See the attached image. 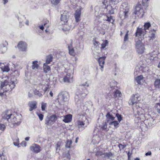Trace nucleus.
Instances as JSON below:
<instances>
[{"instance_id":"obj_1","label":"nucleus","mask_w":160,"mask_h":160,"mask_svg":"<svg viewBox=\"0 0 160 160\" xmlns=\"http://www.w3.org/2000/svg\"><path fill=\"white\" fill-rule=\"evenodd\" d=\"M0 91V100H3L6 102L7 100V97L5 92L11 91L13 89L17 83L16 78L9 79L7 76L3 77L1 78Z\"/></svg>"},{"instance_id":"obj_38","label":"nucleus","mask_w":160,"mask_h":160,"mask_svg":"<svg viewBox=\"0 0 160 160\" xmlns=\"http://www.w3.org/2000/svg\"><path fill=\"white\" fill-rule=\"evenodd\" d=\"M105 17L104 18V19L105 20L109 22L112 23L114 22V20L112 18V17L110 16L109 17L108 16H105Z\"/></svg>"},{"instance_id":"obj_36","label":"nucleus","mask_w":160,"mask_h":160,"mask_svg":"<svg viewBox=\"0 0 160 160\" xmlns=\"http://www.w3.org/2000/svg\"><path fill=\"white\" fill-rule=\"evenodd\" d=\"M35 95L39 97H42L43 95L42 94V91H39V90H38V89H36L33 91Z\"/></svg>"},{"instance_id":"obj_60","label":"nucleus","mask_w":160,"mask_h":160,"mask_svg":"<svg viewBox=\"0 0 160 160\" xmlns=\"http://www.w3.org/2000/svg\"><path fill=\"white\" fill-rule=\"evenodd\" d=\"M20 144H21V145L23 147H25L26 146L27 143H26V142L25 141H23Z\"/></svg>"},{"instance_id":"obj_10","label":"nucleus","mask_w":160,"mask_h":160,"mask_svg":"<svg viewBox=\"0 0 160 160\" xmlns=\"http://www.w3.org/2000/svg\"><path fill=\"white\" fill-rule=\"evenodd\" d=\"M143 9L140 4H138L136 7L134 13L136 17H138L140 18H142L144 13Z\"/></svg>"},{"instance_id":"obj_8","label":"nucleus","mask_w":160,"mask_h":160,"mask_svg":"<svg viewBox=\"0 0 160 160\" xmlns=\"http://www.w3.org/2000/svg\"><path fill=\"white\" fill-rule=\"evenodd\" d=\"M59 80L62 83L72 82L73 81V76L72 74L68 73L66 74H60L58 76Z\"/></svg>"},{"instance_id":"obj_64","label":"nucleus","mask_w":160,"mask_h":160,"mask_svg":"<svg viewBox=\"0 0 160 160\" xmlns=\"http://www.w3.org/2000/svg\"><path fill=\"white\" fill-rule=\"evenodd\" d=\"M152 154L151 152V151H149L148 152H147L145 154V155L146 156H148V155H151Z\"/></svg>"},{"instance_id":"obj_46","label":"nucleus","mask_w":160,"mask_h":160,"mask_svg":"<svg viewBox=\"0 0 160 160\" xmlns=\"http://www.w3.org/2000/svg\"><path fill=\"white\" fill-rule=\"evenodd\" d=\"M155 109L158 113H160V104L157 103L155 105Z\"/></svg>"},{"instance_id":"obj_45","label":"nucleus","mask_w":160,"mask_h":160,"mask_svg":"<svg viewBox=\"0 0 160 160\" xmlns=\"http://www.w3.org/2000/svg\"><path fill=\"white\" fill-rule=\"evenodd\" d=\"M50 120L53 123L57 119V117L56 115H53L50 116Z\"/></svg>"},{"instance_id":"obj_5","label":"nucleus","mask_w":160,"mask_h":160,"mask_svg":"<svg viewBox=\"0 0 160 160\" xmlns=\"http://www.w3.org/2000/svg\"><path fill=\"white\" fill-rule=\"evenodd\" d=\"M77 124L79 128H81L84 129L88 124V121L86 118V114L82 112L78 114V118Z\"/></svg>"},{"instance_id":"obj_16","label":"nucleus","mask_w":160,"mask_h":160,"mask_svg":"<svg viewBox=\"0 0 160 160\" xmlns=\"http://www.w3.org/2000/svg\"><path fill=\"white\" fill-rule=\"evenodd\" d=\"M157 26L155 25L153 28L151 29L150 31H149V37L150 40H152V41L156 37L155 34L156 33V31L157 30Z\"/></svg>"},{"instance_id":"obj_2","label":"nucleus","mask_w":160,"mask_h":160,"mask_svg":"<svg viewBox=\"0 0 160 160\" xmlns=\"http://www.w3.org/2000/svg\"><path fill=\"white\" fill-rule=\"evenodd\" d=\"M140 99L139 94L137 93L132 96L128 102L130 105H133L132 108L133 110H135V112H136L137 113H135V121L137 123L139 122H143L145 119L144 110H142L139 107L138 108L137 107L138 102L140 100Z\"/></svg>"},{"instance_id":"obj_59","label":"nucleus","mask_w":160,"mask_h":160,"mask_svg":"<svg viewBox=\"0 0 160 160\" xmlns=\"http://www.w3.org/2000/svg\"><path fill=\"white\" fill-rule=\"evenodd\" d=\"M61 142H58L56 144V149L57 150V149L58 148L59 149V147L61 145Z\"/></svg>"},{"instance_id":"obj_44","label":"nucleus","mask_w":160,"mask_h":160,"mask_svg":"<svg viewBox=\"0 0 160 160\" xmlns=\"http://www.w3.org/2000/svg\"><path fill=\"white\" fill-rule=\"evenodd\" d=\"M13 140L14 141L13 144L14 145L17 146L18 147H19V138L17 137L16 140H15L14 139H13Z\"/></svg>"},{"instance_id":"obj_6","label":"nucleus","mask_w":160,"mask_h":160,"mask_svg":"<svg viewBox=\"0 0 160 160\" xmlns=\"http://www.w3.org/2000/svg\"><path fill=\"white\" fill-rule=\"evenodd\" d=\"M70 41V45H68V47L69 52L71 55L74 56L75 55L76 52L78 53L79 52L80 48V43L78 40L74 39V42H75V43H74V46L75 48V51L72 47L73 41L71 39Z\"/></svg>"},{"instance_id":"obj_33","label":"nucleus","mask_w":160,"mask_h":160,"mask_svg":"<svg viewBox=\"0 0 160 160\" xmlns=\"http://www.w3.org/2000/svg\"><path fill=\"white\" fill-rule=\"evenodd\" d=\"M146 123H147L149 127H151L154 125L155 122L154 119L152 118H150L149 120H147L146 122Z\"/></svg>"},{"instance_id":"obj_56","label":"nucleus","mask_w":160,"mask_h":160,"mask_svg":"<svg viewBox=\"0 0 160 160\" xmlns=\"http://www.w3.org/2000/svg\"><path fill=\"white\" fill-rule=\"evenodd\" d=\"M118 146L120 149H123L126 147V145L125 144L122 145V144H119Z\"/></svg>"},{"instance_id":"obj_30","label":"nucleus","mask_w":160,"mask_h":160,"mask_svg":"<svg viewBox=\"0 0 160 160\" xmlns=\"http://www.w3.org/2000/svg\"><path fill=\"white\" fill-rule=\"evenodd\" d=\"M72 116L71 114H68L64 117L63 121L66 123L70 122L72 119Z\"/></svg>"},{"instance_id":"obj_43","label":"nucleus","mask_w":160,"mask_h":160,"mask_svg":"<svg viewBox=\"0 0 160 160\" xmlns=\"http://www.w3.org/2000/svg\"><path fill=\"white\" fill-rule=\"evenodd\" d=\"M87 0H70V2L72 3L76 4L77 3V2H80L84 4Z\"/></svg>"},{"instance_id":"obj_35","label":"nucleus","mask_w":160,"mask_h":160,"mask_svg":"<svg viewBox=\"0 0 160 160\" xmlns=\"http://www.w3.org/2000/svg\"><path fill=\"white\" fill-rule=\"evenodd\" d=\"M108 123L111 126H114L115 128H117L118 127L119 123L117 121H113L108 122Z\"/></svg>"},{"instance_id":"obj_54","label":"nucleus","mask_w":160,"mask_h":160,"mask_svg":"<svg viewBox=\"0 0 160 160\" xmlns=\"http://www.w3.org/2000/svg\"><path fill=\"white\" fill-rule=\"evenodd\" d=\"M47 104L46 103L42 102V111H44L45 110V108L46 107Z\"/></svg>"},{"instance_id":"obj_7","label":"nucleus","mask_w":160,"mask_h":160,"mask_svg":"<svg viewBox=\"0 0 160 160\" xmlns=\"http://www.w3.org/2000/svg\"><path fill=\"white\" fill-rule=\"evenodd\" d=\"M103 7L105 8V10H106L107 13L112 14L114 13V10L112 9V5L116 3V1L115 0H104L103 2Z\"/></svg>"},{"instance_id":"obj_12","label":"nucleus","mask_w":160,"mask_h":160,"mask_svg":"<svg viewBox=\"0 0 160 160\" xmlns=\"http://www.w3.org/2000/svg\"><path fill=\"white\" fill-rule=\"evenodd\" d=\"M145 30L143 29V28L138 27L135 33V36L139 38L141 41L144 38V36L146 33Z\"/></svg>"},{"instance_id":"obj_3","label":"nucleus","mask_w":160,"mask_h":160,"mask_svg":"<svg viewBox=\"0 0 160 160\" xmlns=\"http://www.w3.org/2000/svg\"><path fill=\"white\" fill-rule=\"evenodd\" d=\"M88 86L89 83L87 81L79 86L75 96V102L77 107H80L83 104V100L87 95L86 88Z\"/></svg>"},{"instance_id":"obj_26","label":"nucleus","mask_w":160,"mask_h":160,"mask_svg":"<svg viewBox=\"0 0 160 160\" xmlns=\"http://www.w3.org/2000/svg\"><path fill=\"white\" fill-rule=\"evenodd\" d=\"M17 17L19 22V26L22 27V25L21 24L22 23V22L26 20V18L24 15H22L20 13L17 15Z\"/></svg>"},{"instance_id":"obj_13","label":"nucleus","mask_w":160,"mask_h":160,"mask_svg":"<svg viewBox=\"0 0 160 160\" xmlns=\"http://www.w3.org/2000/svg\"><path fill=\"white\" fill-rule=\"evenodd\" d=\"M68 95L67 93L59 94L57 100L60 104H63L64 102L68 100Z\"/></svg>"},{"instance_id":"obj_53","label":"nucleus","mask_w":160,"mask_h":160,"mask_svg":"<svg viewBox=\"0 0 160 160\" xmlns=\"http://www.w3.org/2000/svg\"><path fill=\"white\" fill-rule=\"evenodd\" d=\"M6 128L5 125L3 124L0 123V130L3 131Z\"/></svg>"},{"instance_id":"obj_4","label":"nucleus","mask_w":160,"mask_h":160,"mask_svg":"<svg viewBox=\"0 0 160 160\" xmlns=\"http://www.w3.org/2000/svg\"><path fill=\"white\" fill-rule=\"evenodd\" d=\"M2 115L3 119H6L9 122L12 123L13 126H18L21 123V119L20 116L16 114H12L9 110L6 111Z\"/></svg>"},{"instance_id":"obj_14","label":"nucleus","mask_w":160,"mask_h":160,"mask_svg":"<svg viewBox=\"0 0 160 160\" xmlns=\"http://www.w3.org/2000/svg\"><path fill=\"white\" fill-rule=\"evenodd\" d=\"M113 154L111 152H105L104 151L99 150L96 152V155L101 156L102 158H109L112 157Z\"/></svg>"},{"instance_id":"obj_57","label":"nucleus","mask_w":160,"mask_h":160,"mask_svg":"<svg viewBox=\"0 0 160 160\" xmlns=\"http://www.w3.org/2000/svg\"><path fill=\"white\" fill-rule=\"evenodd\" d=\"M13 74L15 77H18L19 75V72L18 71L15 70L13 72Z\"/></svg>"},{"instance_id":"obj_31","label":"nucleus","mask_w":160,"mask_h":160,"mask_svg":"<svg viewBox=\"0 0 160 160\" xmlns=\"http://www.w3.org/2000/svg\"><path fill=\"white\" fill-rule=\"evenodd\" d=\"M106 117L108 119L112 121L115 118V114H112V112H109L107 113L106 115Z\"/></svg>"},{"instance_id":"obj_27","label":"nucleus","mask_w":160,"mask_h":160,"mask_svg":"<svg viewBox=\"0 0 160 160\" xmlns=\"http://www.w3.org/2000/svg\"><path fill=\"white\" fill-rule=\"evenodd\" d=\"M7 43H3L0 45V53H5L7 50Z\"/></svg>"},{"instance_id":"obj_51","label":"nucleus","mask_w":160,"mask_h":160,"mask_svg":"<svg viewBox=\"0 0 160 160\" xmlns=\"http://www.w3.org/2000/svg\"><path fill=\"white\" fill-rule=\"evenodd\" d=\"M94 57L96 59H98L100 56V54L97 52H93Z\"/></svg>"},{"instance_id":"obj_18","label":"nucleus","mask_w":160,"mask_h":160,"mask_svg":"<svg viewBox=\"0 0 160 160\" xmlns=\"http://www.w3.org/2000/svg\"><path fill=\"white\" fill-rule=\"evenodd\" d=\"M117 84V82L114 80L111 79L109 81L108 86L111 89H116L118 88Z\"/></svg>"},{"instance_id":"obj_63","label":"nucleus","mask_w":160,"mask_h":160,"mask_svg":"<svg viewBox=\"0 0 160 160\" xmlns=\"http://www.w3.org/2000/svg\"><path fill=\"white\" fill-rule=\"evenodd\" d=\"M80 26L81 28H83L84 27V23L83 22H81Z\"/></svg>"},{"instance_id":"obj_24","label":"nucleus","mask_w":160,"mask_h":160,"mask_svg":"<svg viewBox=\"0 0 160 160\" xmlns=\"http://www.w3.org/2000/svg\"><path fill=\"white\" fill-rule=\"evenodd\" d=\"M135 81L138 84L141 85L143 83L144 80L142 75H139L136 77L135 78Z\"/></svg>"},{"instance_id":"obj_41","label":"nucleus","mask_w":160,"mask_h":160,"mask_svg":"<svg viewBox=\"0 0 160 160\" xmlns=\"http://www.w3.org/2000/svg\"><path fill=\"white\" fill-rule=\"evenodd\" d=\"M154 86L156 88H160V79H157L154 82Z\"/></svg>"},{"instance_id":"obj_58","label":"nucleus","mask_w":160,"mask_h":160,"mask_svg":"<svg viewBox=\"0 0 160 160\" xmlns=\"http://www.w3.org/2000/svg\"><path fill=\"white\" fill-rule=\"evenodd\" d=\"M38 117L40 121H42L43 118V115L41 113H39L38 114Z\"/></svg>"},{"instance_id":"obj_19","label":"nucleus","mask_w":160,"mask_h":160,"mask_svg":"<svg viewBox=\"0 0 160 160\" xmlns=\"http://www.w3.org/2000/svg\"><path fill=\"white\" fill-rule=\"evenodd\" d=\"M106 58V56L100 57L98 59V62L101 68L100 69L102 72L103 71V65L105 63V60Z\"/></svg>"},{"instance_id":"obj_28","label":"nucleus","mask_w":160,"mask_h":160,"mask_svg":"<svg viewBox=\"0 0 160 160\" xmlns=\"http://www.w3.org/2000/svg\"><path fill=\"white\" fill-rule=\"evenodd\" d=\"M0 70L3 72H8L9 70V69L8 66L5 65L4 63H1L0 64Z\"/></svg>"},{"instance_id":"obj_48","label":"nucleus","mask_w":160,"mask_h":160,"mask_svg":"<svg viewBox=\"0 0 160 160\" xmlns=\"http://www.w3.org/2000/svg\"><path fill=\"white\" fill-rule=\"evenodd\" d=\"M45 122V123L48 125H50L53 123L52 121L50 120V117L46 119Z\"/></svg>"},{"instance_id":"obj_37","label":"nucleus","mask_w":160,"mask_h":160,"mask_svg":"<svg viewBox=\"0 0 160 160\" xmlns=\"http://www.w3.org/2000/svg\"><path fill=\"white\" fill-rule=\"evenodd\" d=\"M43 70L44 72L47 73L50 70V67L47 65L46 63H44L43 65Z\"/></svg>"},{"instance_id":"obj_21","label":"nucleus","mask_w":160,"mask_h":160,"mask_svg":"<svg viewBox=\"0 0 160 160\" xmlns=\"http://www.w3.org/2000/svg\"><path fill=\"white\" fill-rule=\"evenodd\" d=\"M156 25L153 24L151 25L149 22H145L144 25V28H143V29L145 30V32H148L147 30H149V29L150 28L151 30L153 28V27H154Z\"/></svg>"},{"instance_id":"obj_22","label":"nucleus","mask_w":160,"mask_h":160,"mask_svg":"<svg viewBox=\"0 0 160 160\" xmlns=\"http://www.w3.org/2000/svg\"><path fill=\"white\" fill-rule=\"evenodd\" d=\"M69 17V13H68L67 12L65 11L63 14H61V19L62 21H63L64 23H65L68 21Z\"/></svg>"},{"instance_id":"obj_25","label":"nucleus","mask_w":160,"mask_h":160,"mask_svg":"<svg viewBox=\"0 0 160 160\" xmlns=\"http://www.w3.org/2000/svg\"><path fill=\"white\" fill-rule=\"evenodd\" d=\"M30 149L32 151H33L34 152L38 153L40 152V147L37 144H33L30 147Z\"/></svg>"},{"instance_id":"obj_11","label":"nucleus","mask_w":160,"mask_h":160,"mask_svg":"<svg viewBox=\"0 0 160 160\" xmlns=\"http://www.w3.org/2000/svg\"><path fill=\"white\" fill-rule=\"evenodd\" d=\"M135 48L138 53L141 54L144 52L145 50L144 45L140 40L136 42Z\"/></svg>"},{"instance_id":"obj_40","label":"nucleus","mask_w":160,"mask_h":160,"mask_svg":"<svg viewBox=\"0 0 160 160\" xmlns=\"http://www.w3.org/2000/svg\"><path fill=\"white\" fill-rule=\"evenodd\" d=\"M116 90L115 92H114V97L116 98H118L120 97L122 95V94L121 92H120L117 89H116Z\"/></svg>"},{"instance_id":"obj_39","label":"nucleus","mask_w":160,"mask_h":160,"mask_svg":"<svg viewBox=\"0 0 160 160\" xmlns=\"http://www.w3.org/2000/svg\"><path fill=\"white\" fill-rule=\"evenodd\" d=\"M52 57L51 55H49L46 57V64H49L51 62H52Z\"/></svg>"},{"instance_id":"obj_52","label":"nucleus","mask_w":160,"mask_h":160,"mask_svg":"<svg viewBox=\"0 0 160 160\" xmlns=\"http://www.w3.org/2000/svg\"><path fill=\"white\" fill-rule=\"evenodd\" d=\"M123 13L124 14V18H127L129 15V12L128 11V9L127 10H125L123 11Z\"/></svg>"},{"instance_id":"obj_34","label":"nucleus","mask_w":160,"mask_h":160,"mask_svg":"<svg viewBox=\"0 0 160 160\" xmlns=\"http://www.w3.org/2000/svg\"><path fill=\"white\" fill-rule=\"evenodd\" d=\"M39 67V65L38 64V61H34L32 62V69L36 70Z\"/></svg>"},{"instance_id":"obj_20","label":"nucleus","mask_w":160,"mask_h":160,"mask_svg":"<svg viewBox=\"0 0 160 160\" xmlns=\"http://www.w3.org/2000/svg\"><path fill=\"white\" fill-rule=\"evenodd\" d=\"M82 8L80 7L79 9H78L76 10L74 14V17L76 21L78 22L79 21L80 19V16L81 14V11Z\"/></svg>"},{"instance_id":"obj_47","label":"nucleus","mask_w":160,"mask_h":160,"mask_svg":"<svg viewBox=\"0 0 160 160\" xmlns=\"http://www.w3.org/2000/svg\"><path fill=\"white\" fill-rule=\"evenodd\" d=\"M114 114L115 117L116 116L117 117L118 121L119 122H120L122 119L121 115L118 113H117L116 114L114 113Z\"/></svg>"},{"instance_id":"obj_17","label":"nucleus","mask_w":160,"mask_h":160,"mask_svg":"<svg viewBox=\"0 0 160 160\" xmlns=\"http://www.w3.org/2000/svg\"><path fill=\"white\" fill-rule=\"evenodd\" d=\"M18 47L20 50L25 51L27 50V45L25 42L20 41L19 42Z\"/></svg>"},{"instance_id":"obj_42","label":"nucleus","mask_w":160,"mask_h":160,"mask_svg":"<svg viewBox=\"0 0 160 160\" xmlns=\"http://www.w3.org/2000/svg\"><path fill=\"white\" fill-rule=\"evenodd\" d=\"M43 25L44 27L47 28H48L49 27L50 24L49 21L47 19H44L43 21Z\"/></svg>"},{"instance_id":"obj_50","label":"nucleus","mask_w":160,"mask_h":160,"mask_svg":"<svg viewBox=\"0 0 160 160\" xmlns=\"http://www.w3.org/2000/svg\"><path fill=\"white\" fill-rule=\"evenodd\" d=\"M128 32H129V31H127V33H126V34L125 35V36L124 37V42H125L127 41L128 40Z\"/></svg>"},{"instance_id":"obj_32","label":"nucleus","mask_w":160,"mask_h":160,"mask_svg":"<svg viewBox=\"0 0 160 160\" xmlns=\"http://www.w3.org/2000/svg\"><path fill=\"white\" fill-rule=\"evenodd\" d=\"M108 42L107 40L104 41L101 44V51L102 53H103L104 54H105V48L107 45Z\"/></svg>"},{"instance_id":"obj_15","label":"nucleus","mask_w":160,"mask_h":160,"mask_svg":"<svg viewBox=\"0 0 160 160\" xmlns=\"http://www.w3.org/2000/svg\"><path fill=\"white\" fill-rule=\"evenodd\" d=\"M156 56V54L155 53V51L153 52H152L150 53L147 55L146 61L148 63V64L152 62L154 60V58Z\"/></svg>"},{"instance_id":"obj_61","label":"nucleus","mask_w":160,"mask_h":160,"mask_svg":"<svg viewBox=\"0 0 160 160\" xmlns=\"http://www.w3.org/2000/svg\"><path fill=\"white\" fill-rule=\"evenodd\" d=\"M28 96L29 98H32V97L33 96V94L32 93H31L30 92H28Z\"/></svg>"},{"instance_id":"obj_55","label":"nucleus","mask_w":160,"mask_h":160,"mask_svg":"<svg viewBox=\"0 0 160 160\" xmlns=\"http://www.w3.org/2000/svg\"><path fill=\"white\" fill-rule=\"evenodd\" d=\"M51 3L54 5L58 4L59 2V0H49Z\"/></svg>"},{"instance_id":"obj_29","label":"nucleus","mask_w":160,"mask_h":160,"mask_svg":"<svg viewBox=\"0 0 160 160\" xmlns=\"http://www.w3.org/2000/svg\"><path fill=\"white\" fill-rule=\"evenodd\" d=\"M100 141V138L98 135H94L92 139V142L94 144H98Z\"/></svg>"},{"instance_id":"obj_62","label":"nucleus","mask_w":160,"mask_h":160,"mask_svg":"<svg viewBox=\"0 0 160 160\" xmlns=\"http://www.w3.org/2000/svg\"><path fill=\"white\" fill-rule=\"evenodd\" d=\"M44 26H43V25L42 24V25L39 26L38 27L40 29L42 30H43L44 28Z\"/></svg>"},{"instance_id":"obj_49","label":"nucleus","mask_w":160,"mask_h":160,"mask_svg":"<svg viewBox=\"0 0 160 160\" xmlns=\"http://www.w3.org/2000/svg\"><path fill=\"white\" fill-rule=\"evenodd\" d=\"M72 142L71 140H68L66 144V147L67 148H70L72 144Z\"/></svg>"},{"instance_id":"obj_23","label":"nucleus","mask_w":160,"mask_h":160,"mask_svg":"<svg viewBox=\"0 0 160 160\" xmlns=\"http://www.w3.org/2000/svg\"><path fill=\"white\" fill-rule=\"evenodd\" d=\"M37 104V103L36 101H33L29 102L28 104V106L30 107L29 110L30 111H32L33 109L36 108Z\"/></svg>"},{"instance_id":"obj_9","label":"nucleus","mask_w":160,"mask_h":160,"mask_svg":"<svg viewBox=\"0 0 160 160\" xmlns=\"http://www.w3.org/2000/svg\"><path fill=\"white\" fill-rule=\"evenodd\" d=\"M148 70V67L144 64L139 63L136 67L134 72V76L138 75L142 72H146Z\"/></svg>"}]
</instances>
